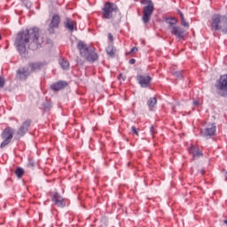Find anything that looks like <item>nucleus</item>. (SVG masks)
Returning <instances> with one entry per match:
<instances>
[{
  "instance_id": "obj_1",
  "label": "nucleus",
  "mask_w": 227,
  "mask_h": 227,
  "mask_svg": "<svg viewBox=\"0 0 227 227\" xmlns=\"http://www.w3.org/2000/svg\"><path fill=\"white\" fill-rule=\"evenodd\" d=\"M39 35L40 29L38 27L21 30L18 33L15 45L21 56L22 54H26V49H27V47H29L31 51H36L42 47L43 41L40 39Z\"/></svg>"
},
{
  "instance_id": "obj_2",
  "label": "nucleus",
  "mask_w": 227,
  "mask_h": 227,
  "mask_svg": "<svg viewBox=\"0 0 227 227\" xmlns=\"http://www.w3.org/2000/svg\"><path fill=\"white\" fill-rule=\"evenodd\" d=\"M212 31H221L223 35L227 33V17L221 14H215L211 18Z\"/></svg>"
},
{
  "instance_id": "obj_3",
  "label": "nucleus",
  "mask_w": 227,
  "mask_h": 227,
  "mask_svg": "<svg viewBox=\"0 0 227 227\" xmlns=\"http://www.w3.org/2000/svg\"><path fill=\"white\" fill-rule=\"evenodd\" d=\"M77 49L83 58L87 59V61H90V63H93V61H97L98 59V54H97L94 51H90V48L86 45V43L82 42H79L77 45Z\"/></svg>"
},
{
  "instance_id": "obj_4",
  "label": "nucleus",
  "mask_w": 227,
  "mask_h": 227,
  "mask_svg": "<svg viewBox=\"0 0 227 227\" xmlns=\"http://www.w3.org/2000/svg\"><path fill=\"white\" fill-rule=\"evenodd\" d=\"M140 3L141 4H147L143 7L142 20L144 24H148L152 19V15L153 14V10H155L153 2H152V0H141Z\"/></svg>"
},
{
  "instance_id": "obj_5",
  "label": "nucleus",
  "mask_w": 227,
  "mask_h": 227,
  "mask_svg": "<svg viewBox=\"0 0 227 227\" xmlns=\"http://www.w3.org/2000/svg\"><path fill=\"white\" fill-rule=\"evenodd\" d=\"M13 134H15V129L12 127H6L1 134V137L3 142L0 145V148H4L12 143V139H13Z\"/></svg>"
},
{
  "instance_id": "obj_6",
  "label": "nucleus",
  "mask_w": 227,
  "mask_h": 227,
  "mask_svg": "<svg viewBox=\"0 0 227 227\" xmlns=\"http://www.w3.org/2000/svg\"><path fill=\"white\" fill-rule=\"evenodd\" d=\"M102 11L103 19H113V13L118 12V6H116V4L107 2L105 4Z\"/></svg>"
},
{
  "instance_id": "obj_7",
  "label": "nucleus",
  "mask_w": 227,
  "mask_h": 227,
  "mask_svg": "<svg viewBox=\"0 0 227 227\" xmlns=\"http://www.w3.org/2000/svg\"><path fill=\"white\" fill-rule=\"evenodd\" d=\"M216 91L221 97L227 95V74L222 75L215 84Z\"/></svg>"
},
{
  "instance_id": "obj_8",
  "label": "nucleus",
  "mask_w": 227,
  "mask_h": 227,
  "mask_svg": "<svg viewBox=\"0 0 227 227\" xmlns=\"http://www.w3.org/2000/svg\"><path fill=\"white\" fill-rule=\"evenodd\" d=\"M29 127H31V121L29 120L25 121L18 129L16 133V137L18 138L24 137L27 130H29Z\"/></svg>"
},
{
  "instance_id": "obj_9",
  "label": "nucleus",
  "mask_w": 227,
  "mask_h": 227,
  "mask_svg": "<svg viewBox=\"0 0 227 227\" xmlns=\"http://www.w3.org/2000/svg\"><path fill=\"white\" fill-rule=\"evenodd\" d=\"M51 201H53L56 207H59L60 208L65 207L67 205V200L63 197H61V195H59V193L58 192H55L51 196Z\"/></svg>"
},
{
  "instance_id": "obj_10",
  "label": "nucleus",
  "mask_w": 227,
  "mask_h": 227,
  "mask_svg": "<svg viewBox=\"0 0 227 227\" xmlns=\"http://www.w3.org/2000/svg\"><path fill=\"white\" fill-rule=\"evenodd\" d=\"M170 33L179 40H184V35H185V31L180 27H176V26L173 27L172 29H170Z\"/></svg>"
},
{
  "instance_id": "obj_11",
  "label": "nucleus",
  "mask_w": 227,
  "mask_h": 227,
  "mask_svg": "<svg viewBox=\"0 0 227 227\" xmlns=\"http://www.w3.org/2000/svg\"><path fill=\"white\" fill-rule=\"evenodd\" d=\"M137 81L142 88H148V86H150L152 77H150V75H138Z\"/></svg>"
},
{
  "instance_id": "obj_12",
  "label": "nucleus",
  "mask_w": 227,
  "mask_h": 227,
  "mask_svg": "<svg viewBox=\"0 0 227 227\" xmlns=\"http://www.w3.org/2000/svg\"><path fill=\"white\" fill-rule=\"evenodd\" d=\"M215 134V125L211 124L207 128H206L204 130H201V135L204 137H208V136H214Z\"/></svg>"
},
{
  "instance_id": "obj_13",
  "label": "nucleus",
  "mask_w": 227,
  "mask_h": 227,
  "mask_svg": "<svg viewBox=\"0 0 227 227\" xmlns=\"http://www.w3.org/2000/svg\"><path fill=\"white\" fill-rule=\"evenodd\" d=\"M28 76H29V71L24 67L20 68L17 71V77H18V79H20L21 81H26Z\"/></svg>"
},
{
  "instance_id": "obj_14",
  "label": "nucleus",
  "mask_w": 227,
  "mask_h": 227,
  "mask_svg": "<svg viewBox=\"0 0 227 227\" xmlns=\"http://www.w3.org/2000/svg\"><path fill=\"white\" fill-rule=\"evenodd\" d=\"M188 152L189 153L192 154L193 159H198L203 155V153L200 152V148L194 146L193 145L188 148Z\"/></svg>"
},
{
  "instance_id": "obj_15",
  "label": "nucleus",
  "mask_w": 227,
  "mask_h": 227,
  "mask_svg": "<svg viewBox=\"0 0 227 227\" xmlns=\"http://www.w3.org/2000/svg\"><path fill=\"white\" fill-rule=\"evenodd\" d=\"M65 28L68 29L71 33L74 31V28L75 27V21L71 20L70 18H67L66 21L64 22Z\"/></svg>"
},
{
  "instance_id": "obj_16",
  "label": "nucleus",
  "mask_w": 227,
  "mask_h": 227,
  "mask_svg": "<svg viewBox=\"0 0 227 227\" xmlns=\"http://www.w3.org/2000/svg\"><path fill=\"white\" fill-rule=\"evenodd\" d=\"M67 86L66 82H58L56 83L51 84V89L53 90V91H59V90H63Z\"/></svg>"
},
{
  "instance_id": "obj_17",
  "label": "nucleus",
  "mask_w": 227,
  "mask_h": 227,
  "mask_svg": "<svg viewBox=\"0 0 227 227\" xmlns=\"http://www.w3.org/2000/svg\"><path fill=\"white\" fill-rule=\"evenodd\" d=\"M59 22H61L59 16L54 15L50 23V27H59Z\"/></svg>"
},
{
  "instance_id": "obj_18",
  "label": "nucleus",
  "mask_w": 227,
  "mask_h": 227,
  "mask_svg": "<svg viewBox=\"0 0 227 227\" xmlns=\"http://www.w3.org/2000/svg\"><path fill=\"white\" fill-rule=\"evenodd\" d=\"M165 22H167V24H168V29H172L173 27H176V23L178 22V20L176 18H167L165 20Z\"/></svg>"
},
{
  "instance_id": "obj_19",
  "label": "nucleus",
  "mask_w": 227,
  "mask_h": 227,
  "mask_svg": "<svg viewBox=\"0 0 227 227\" xmlns=\"http://www.w3.org/2000/svg\"><path fill=\"white\" fill-rule=\"evenodd\" d=\"M29 67L31 68L32 72H35V70H40L43 67L42 63L35 62V63H31L29 64Z\"/></svg>"
},
{
  "instance_id": "obj_20",
  "label": "nucleus",
  "mask_w": 227,
  "mask_h": 227,
  "mask_svg": "<svg viewBox=\"0 0 227 227\" xmlns=\"http://www.w3.org/2000/svg\"><path fill=\"white\" fill-rule=\"evenodd\" d=\"M59 65L63 70H67L70 67V63L65 59L59 60Z\"/></svg>"
},
{
  "instance_id": "obj_21",
  "label": "nucleus",
  "mask_w": 227,
  "mask_h": 227,
  "mask_svg": "<svg viewBox=\"0 0 227 227\" xmlns=\"http://www.w3.org/2000/svg\"><path fill=\"white\" fill-rule=\"evenodd\" d=\"M147 106L150 109H152V107H155V106H157V98H151L147 101Z\"/></svg>"
},
{
  "instance_id": "obj_22",
  "label": "nucleus",
  "mask_w": 227,
  "mask_h": 227,
  "mask_svg": "<svg viewBox=\"0 0 227 227\" xmlns=\"http://www.w3.org/2000/svg\"><path fill=\"white\" fill-rule=\"evenodd\" d=\"M15 175L18 176V178H21V176L24 175V169L22 168H18L15 170Z\"/></svg>"
},
{
  "instance_id": "obj_23",
  "label": "nucleus",
  "mask_w": 227,
  "mask_h": 227,
  "mask_svg": "<svg viewBox=\"0 0 227 227\" xmlns=\"http://www.w3.org/2000/svg\"><path fill=\"white\" fill-rule=\"evenodd\" d=\"M106 52L109 56H114V46L110 45L106 48Z\"/></svg>"
},
{
  "instance_id": "obj_24",
  "label": "nucleus",
  "mask_w": 227,
  "mask_h": 227,
  "mask_svg": "<svg viewBox=\"0 0 227 227\" xmlns=\"http://www.w3.org/2000/svg\"><path fill=\"white\" fill-rule=\"evenodd\" d=\"M43 107L44 111H49V109H51V107H52V105L51 104L50 101H47L43 105Z\"/></svg>"
},
{
  "instance_id": "obj_25",
  "label": "nucleus",
  "mask_w": 227,
  "mask_h": 227,
  "mask_svg": "<svg viewBox=\"0 0 227 227\" xmlns=\"http://www.w3.org/2000/svg\"><path fill=\"white\" fill-rule=\"evenodd\" d=\"M173 74V75L175 76V77H177V79H182V72H180V71H176V72H174V73H172Z\"/></svg>"
},
{
  "instance_id": "obj_26",
  "label": "nucleus",
  "mask_w": 227,
  "mask_h": 227,
  "mask_svg": "<svg viewBox=\"0 0 227 227\" xmlns=\"http://www.w3.org/2000/svg\"><path fill=\"white\" fill-rule=\"evenodd\" d=\"M181 24H182L184 27H189V23L185 20V18H181Z\"/></svg>"
},
{
  "instance_id": "obj_27",
  "label": "nucleus",
  "mask_w": 227,
  "mask_h": 227,
  "mask_svg": "<svg viewBox=\"0 0 227 227\" xmlns=\"http://www.w3.org/2000/svg\"><path fill=\"white\" fill-rule=\"evenodd\" d=\"M131 131L133 132V134H135L136 136H137L139 134V129H136V127L132 126L131 127Z\"/></svg>"
},
{
  "instance_id": "obj_28",
  "label": "nucleus",
  "mask_w": 227,
  "mask_h": 227,
  "mask_svg": "<svg viewBox=\"0 0 227 227\" xmlns=\"http://www.w3.org/2000/svg\"><path fill=\"white\" fill-rule=\"evenodd\" d=\"M139 50L137 49V47H133L130 51L129 52V54H133L137 52Z\"/></svg>"
},
{
  "instance_id": "obj_29",
  "label": "nucleus",
  "mask_w": 227,
  "mask_h": 227,
  "mask_svg": "<svg viewBox=\"0 0 227 227\" xmlns=\"http://www.w3.org/2000/svg\"><path fill=\"white\" fill-rule=\"evenodd\" d=\"M4 87V79L3 77H0V88Z\"/></svg>"
},
{
  "instance_id": "obj_30",
  "label": "nucleus",
  "mask_w": 227,
  "mask_h": 227,
  "mask_svg": "<svg viewBox=\"0 0 227 227\" xmlns=\"http://www.w3.org/2000/svg\"><path fill=\"white\" fill-rule=\"evenodd\" d=\"M108 39L110 40V42H113L114 37L112 34H108Z\"/></svg>"
},
{
  "instance_id": "obj_31",
  "label": "nucleus",
  "mask_w": 227,
  "mask_h": 227,
  "mask_svg": "<svg viewBox=\"0 0 227 227\" xmlns=\"http://www.w3.org/2000/svg\"><path fill=\"white\" fill-rule=\"evenodd\" d=\"M134 63H136V59H129V65H134Z\"/></svg>"
},
{
  "instance_id": "obj_32",
  "label": "nucleus",
  "mask_w": 227,
  "mask_h": 227,
  "mask_svg": "<svg viewBox=\"0 0 227 227\" xmlns=\"http://www.w3.org/2000/svg\"><path fill=\"white\" fill-rule=\"evenodd\" d=\"M193 105H194V106H200V101L194 100V101H193Z\"/></svg>"
},
{
  "instance_id": "obj_33",
  "label": "nucleus",
  "mask_w": 227,
  "mask_h": 227,
  "mask_svg": "<svg viewBox=\"0 0 227 227\" xmlns=\"http://www.w3.org/2000/svg\"><path fill=\"white\" fill-rule=\"evenodd\" d=\"M26 6H27V8H31V3H30V2H27V3L26 4Z\"/></svg>"
},
{
  "instance_id": "obj_34",
  "label": "nucleus",
  "mask_w": 227,
  "mask_h": 227,
  "mask_svg": "<svg viewBox=\"0 0 227 227\" xmlns=\"http://www.w3.org/2000/svg\"><path fill=\"white\" fill-rule=\"evenodd\" d=\"M178 13H179L181 19H183L184 18V13L182 12V11H178Z\"/></svg>"
},
{
  "instance_id": "obj_35",
  "label": "nucleus",
  "mask_w": 227,
  "mask_h": 227,
  "mask_svg": "<svg viewBox=\"0 0 227 227\" xmlns=\"http://www.w3.org/2000/svg\"><path fill=\"white\" fill-rule=\"evenodd\" d=\"M151 133L155 134V132L153 131V126L151 127Z\"/></svg>"
},
{
  "instance_id": "obj_36",
  "label": "nucleus",
  "mask_w": 227,
  "mask_h": 227,
  "mask_svg": "<svg viewBox=\"0 0 227 227\" xmlns=\"http://www.w3.org/2000/svg\"><path fill=\"white\" fill-rule=\"evenodd\" d=\"M0 40H1V35H0Z\"/></svg>"
}]
</instances>
